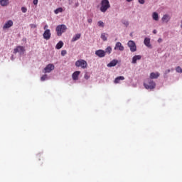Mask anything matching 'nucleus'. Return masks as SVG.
I'll return each mask as SVG.
<instances>
[{"mask_svg":"<svg viewBox=\"0 0 182 182\" xmlns=\"http://www.w3.org/2000/svg\"><path fill=\"white\" fill-rule=\"evenodd\" d=\"M67 30L68 27L65 24L58 25L55 28L58 36H62V34L65 33Z\"/></svg>","mask_w":182,"mask_h":182,"instance_id":"f257e3e1","label":"nucleus"},{"mask_svg":"<svg viewBox=\"0 0 182 182\" xmlns=\"http://www.w3.org/2000/svg\"><path fill=\"white\" fill-rule=\"evenodd\" d=\"M109 8L110 2H109V0H102L100 7L101 12H103L105 14V12H106Z\"/></svg>","mask_w":182,"mask_h":182,"instance_id":"f03ea898","label":"nucleus"},{"mask_svg":"<svg viewBox=\"0 0 182 182\" xmlns=\"http://www.w3.org/2000/svg\"><path fill=\"white\" fill-rule=\"evenodd\" d=\"M144 86L145 89H150L151 90L156 87V82L150 79H148L144 82Z\"/></svg>","mask_w":182,"mask_h":182,"instance_id":"7ed1b4c3","label":"nucleus"},{"mask_svg":"<svg viewBox=\"0 0 182 182\" xmlns=\"http://www.w3.org/2000/svg\"><path fill=\"white\" fill-rule=\"evenodd\" d=\"M75 66L77 68H82V69H86L87 68V62L85 60H78L75 62Z\"/></svg>","mask_w":182,"mask_h":182,"instance_id":"20e7f679","label":"nucleus"},{"mask_svg":"<svg viewBox=\"0 0 182 182\" xmlns=\"http://www.w3.org/2000/svg\"><path fill=\"white\" fill-rule=\"evenodd\" d=\"M131 52H136L137 47H136V43L133 41H129L127 43Z\"/></svg>","mask_w":182,"mask_h":182,"instance_id":"39448f33","label":"nucleus"},{"mask_svg":"<svg viewBox=\"0 0 182 182\" xmlns=\"http://www.w3.org/2000/svg\"><path fill=\"white\" fill-rule=\"evenodd\" d=\"M14 53H20V55H22V54L25 53V48L21 46H17L14 50Z\"/></svg>","mask_w":182,"mask_h":182,"instance_id":"423d86ee","label":"nucleus"},{"mask_svg":"<svg viewBox=\"0 0 182 182\" xmlns=\"http://www.w3.org/2000/svg\"><path fill=\"white\" fill-rule=\"evenodd\" d=\"M43 38L46 39V41H49L50 39V36H52V33H50V29H46L43 34Z\"/></svg>","mask_w":182,"mask_h":182,"instance_id":"0eeeda50","label":"nucleus"},{"mask_svg":"<svg viewBox=\"0 0 182 182\" xmlns=\"http://www.w3.org/2000/svg\"><path fill=\"white\" fill-rule=\"evenodd\" d=\"M55 69V65L53 64H48L45 68H44V73H50L51 70H53Z\"/></svg>","mask_w":182,"mask_h":182,"instance_id":"6e6552de","label":"nucleus"},{"mask_svg":"<svg viewBox=\"0 0 182 182\" xmlns=\"http://www.w3.org/2000/svg\"><path fill=\"white\" fill-rule=\"evenodd\" d=\"M11 26H14V21H12V20H9L4 23L3 29H9V28H11Z\"/></svg>","mask_w":182,"mask_h":182,"instance_id":"1a4fd4ad","label":"nucleus"},{"mask_svg":"<svg viewBox=\"0 0 182 182\" xmlns=\"http://www.w3.org/2000/svg\"><path fill=\"white\" fill-rule=\"evenodd\" d=\"M95 55L98 56V58H105V56H106V52L103 50H98L95 51Z\"/></svg>","mask_w":182,"mask_h":182,"instance_id":"9d476101","label":"nucleus"},{"mask_svg":"<svg viewBox=\"0 0 182 182\" xmlns=\"http://www.w3.org/2000/svg\"><path fill=\"white\" fill-rule=\"evenodd\" d=\"M117 49L121 51L124 50V47L123 46V45H122V43L117 42L115 44L114 50H117Z\"/></svg>","mask_w":182,"mask_h":182,"instance_id":"9b49d317","label":"nucleus"},{"mask_svg":"<svg viewBox=\"0 0 182 182\" xmlns=\"http://www.w3.org/2000/svg\"><path fill=\"white\" fill-rule=\"evenodd\" d=\"M141 59V55H134L133 58H132V63H133L134 65L137 63V60H140Z\"/></svg>","mask_w":182,"mask_h":182,"instance_id":"f8f14e48","label":"nucleus"},{"mask_svg":"<svg viewBox=\"0 0 182 182\" xmlns=\"http://www.w3.org/2000/svg\"><path fill=\"white\" fill-rule=\"evenodd\" d=\"M79 75H80V71H75L73 73L72 77L73 80H78Z\"/></svg>","mask_w":182,"mask_h":182,"instance_id":"ddd939ff","label":"nucleus"},{"mask_svg":"<svg viewBox=\"0 0 182 182\" xmlns=\"http://www.w3.org/2000/svg\"><path fill=\"white\" fill-rule=\"evenodd\" d=\"M118 62L119 61L117 60H113L109 63L107 64V67L113 68L114 66H116L117 65Z\"/></svg>","mask_w":182,"mask_h":182,"instance_id":"4468645a","label":"nucleus"},{"mask_svg":"<svg viewBox=\"0 0 182 182\" xmlns=\"http://www.w3.org/2000/svg\"><path fill=\"white\" fill-rule=\"evenodd\" d=\"M144 43L145 46L147 48H151V44H150V38H145L144 40Z\"/></svg>","mask_w":182,"mask_h":182,"instance_id":"2eb2a0df","label":"nucleus"},{"mask_svg":"<svg viewBox=\"0 0 182 182\" xmlns=\"http://www.w3.org/2000/svg\"><path fill=\"white\" fill-rule=\"evenodd\" d=\"M80 36H82V34H80V33H77V34H75V35L73 37V38H72V40H71V42H76V41H79V39H80Z\"/></svg>","mask_w":182,"mask_h":182,"instance_id":"dca6fc26","label":"nucleus"},{"mask_svg":"<svg viewBox=\"0 0 182 182\" xmlns=\"http://www.w3.org/2000/svg\"><path fill=\"white\" fill-rule=\"evenodd\" d=\"M160 77V73H151L150 74V79H157Z\"/></svg>","mask_w":182,"mask_h":182,"instance_id":"f3484780","label":"nucleus"},{"mask_svg":"<svg viewBox=\"0 0 182 182\" xmlns=\"http://www.w3.org/2000/svg\"><path fill=\"white\" fill-rule=\"evenodd\" d=\"M0 5L1 6H8L9 5V0H0Z\"/></svg>","mask_w":182,"mask_h":182,"instance_id":"a211bd4d","label":"nucleus"},{"mask_svg":"<svg viewBox=\"0 0 182 182\" xmlns=\"http://www.w3.org/2000/svg\"><path fill=\"white\" fill-rule=\"evenodd\" d=\"M168 21H170V16L167 14L164 15V16L162 17V22H165L166 23H167Z\"/></svg>","mask_w":182,"mask_h":182,"instance_id":"6ab92c4d","label":"nucleus"},{"mask_svg":"<svg viewBox=\"0 0 182 182\" xmlns=\"http://www.w3.org/2000/svg\"><path fill=\"white\" fill-rule=\"evenodd\" d=\"M120 80H124V77L119 76L116 77L115 80H114V83L115 84L120 83Z\"/></svg>","mask_w":182,"mask_h":182,"instance_id":"aec40b11","label":"nucleus"},{"mask_svg":"<svg viewBox=\"0 0 182 182\" xmlns=\"http://www.w3.org/2000/svg\"><path fill=\"white\" fill-rule=\"evenodd\" d=\"M63 47V41H59L55 46V49H62Z\"/></svg>","mask_w":182,"mask_h":182,"instance_id":"412c9836","label":"nucleus"},{"mask_svg":"<svg viewBox=\"0 0 182 182\" xmlns=\"http://www.w3.org/2000/svg\"><path fill=\"white\" fill-rule=\"evenodd\" d=\"M62 12H63V9L62 7H59L54 11V13L55 14V15H58V14H60Z\"/></svg>","mask_w":182,"mask_h":182,"instance_id":"4be33fe9","label":"nucleus"},{"mask_svg":"<svg viewBox=\"0 0 182 182\" xmlns=\"http://www.w3.org/2000/svg\"><path fill=\"white\" fill-rule=\"evenodd\" d=\"M152 18L154 21H159V14H157L156 12H154L152 14Z\"/></svg>","mask_w":182,"mask_h":182,"instance_id":"5701e85b","label":"nucleus"},{"mask_svg":"<svg viewBox=\"0 0 182 182\" xmlns=\"http://www.w3.org/2000/svg\"><path fill=\"white\" fill-rule=\"evenodd\" d=\"M105 53H107L108 55H110V53H112V47L108 46L105 50Z\"/></svg>","mask_w":182,"mask_h":182,"instance_id":"b1692460","label":"nucleus"},{"mask_svg":"<svg viewBox=\"0 0 182 182\" xmlns=\"http://www.w3.org/2000/svg\"><path fill=\"white\" fill-rule=\"evenodd\" d=\"M106 33H102V34H101V39H102V41H104L105 42L106 41H107V37H106Z\"/></svg>","mask_w":182,"mask_h":182,"instance_id":"393cba45","label":"nucleus"},{"mask_svg":"<svg viewBox=\"0 0 182 182\" xmlns=\"http://www.w3.org/2000/svg\"><path fill=\"white\" fill-rule=\"evenodd\" d=\"M98 26H100L101 28H105V23L102 21H100L97 22Z\"/></svg>","mask_w":182,"mask_h":182,"instance_id":"a878e982","label":"nucleus"},{"mask_svg":"<svg viewBox=\"0 0 182 182\" xmlns=\"http://www.w3.org/2000/svg\"><path fill=\"white\" fill-rule=\"evenodd\" d=\"M47 79H48V75H43V76L41 77V80L42 82H45V80H47Z\"/></svg>","mask_w":182,"mask_h":182,"instance_id":"bb28decb","label":"nucleus"},{"mask_svg":"<svg viewBox=\"0 0 182 182\" xmlns=\"http://www.w3.org/2000/svg\"><path fill=\"white\" fill-rule=\"evenodd\" d=\"M176 70L178 73H182V69L180 66L176 67Z\"/></svg>","mask_w":182,"mask_h":182,"instance_id":"cd10ccee","label":"nucleus"},{"mask_svg":"<svg viewBox=\"0 0 182 182\" xmlns=\"http://www.w3.org/2000/svg\"><path fill=\"white\" fill-rule=\"evenodd\" d=\"M21 11L23 14H26L28 9H26V7H21Z\"/></svg>","mask_w":182,"mask_h":182,"instance_id":"c85d7f7f","label":"nucleus"},{"mask_svg":"<svg viewBox=\"0 0 182 182\" xmlns=\"http://www.w3.org/2000/svg\"><path fill=\"white\" fill-rule=\"evenodd\" d=\"M30 27L31 28V29H35V28H36V24H30Z\"/></svg>","mask_w":182,"mask_h":182,"instance_id":"c756f323","label":"nucleus"},{"mask_svg":"<svg viewBox=\"0 0 182 182\" xmlns=\"http://www.w3.org/2000/svg\"><path fill=\"white\" fill-rule=\"evenodd\" d=\"M66 53H67V52H66V50H63L61 51V55H62V56H65V55H66Z\"/></svg>","mask_w":182,"mask_h":182,"instance_id":"7c9ffc66","label":"nucleus"},{"mask_svg":"<svg viewBox=\"0 0 182 182\" xmlns=\"http://www.w3.org/2000/svg\"><path fill=\"white\" fill-rule=\"evenodd\" d=\"M139 4H141V5L144 4V0H139Z\"/></svg>","mask_w":182,"mask_h":182,"instance_id":"2f4dec72","label":"nucleus"},{"mask_svg":"<svg viewBox=\"0 0 182 182\" xmlns=\"http://www.w3.org/2000/svg\"><path fill=\"white\" fill-rule=\"evenodd\" d=\"M33 3L34 5H38V0H33Z\"/></svg>","mask_w":182,"mask_h":182,"instance_id":"473e14b6","label":"nucleus"},{"mask_svg":"<svg viewBox=\"0 0 182 182\" xmlns=\"http://www.w3.org/2000/svg\"><path fill=\"white\" fill-rule=\"evenodd\" d=\"M87 22H88V23H92V18H88Z\"/></svg>","mask_w":182,"mask_h":182,"instance_id":"72a5a7b5","label":"nucleus"},{"mask_svg":"<svg viewBox=\"0 0 182 182\" xmlns=\"http://www.w3.org/2000/svg\"><path fill=\"white\" fill-rule=\"evenodd\" d=\"M48 28H49V26H48V25H46V26L43 27L44 31H46V29H48Z\"/></svg>","mask_w":182,"mask_h":182,"instance_id":"f704fd0d","label":"nucleus"},{"mask_svg":"<svg viewBox=\"0 0 182 182\" xmlns=\"http://www.w3.org/2000/svg\"><path fill=\"white\" fill-rule=\"evenodd\" d=\"M158 42H159V43H161V42H163V39L159 38Z\"/></svg>","mask_w":182,"mask_h":182,"instance_id":"c9c22d12","label":"nucleus"},{"mask_svg":"<svg viewBox=\"0 0 182 182\" xmlns=\"http://www.w3.org/2000/svg\"><path fill=\"white\" fill-rule=\"evenodd\" d=\"M170 71H171L170 70H167L165 71V73L167 75V73H170Z\"/></svg>","mask_w":182,"mask_h":182,"instance_id":"e433bc0d","label":"nucleus"},{"mask_svg":"<svg viewBox=\"0 0 182 182\" xmlns=\"http://www.w3.org/2000/svg\"><path fill=\"white\" fill-rule=\"evenodd\" d=\"M85 79H86V80L89 79V76L87 75H86V74L85 75Z\"/></svg>","mask_w":182,"mask_h":182,"instance_id":"4c0bfd02","label":"nucleus"},{"mask_svg":"<svg viewBox=\"0 0 182 182\" xmlns=\"http://www.w3.org/2000/svg\"><path fill=\"white\" fill-rule=\"evenodd\" d=\"M153 33L156 34V33H157V31L156 30H154Z\"/></svg>","mask_w":182,"mask_h":182,"instance_id":"58836bf2","label":"nucleus"},{"mask_svg":"<svg viewBox=\"0 0 182 182\" xmlns=\"http://www.w3.org/2000/svg\"><path fill=\"white\" fill-rule=\"evenodd\" d=\"M133 0H127V2H132Z\"/></svg>","mask_w":182,"mask_h":182,"instance_id":"ea45409f","label":"nucleus"},{"mask_svg":"<svg viewBox=\"0 0 182 182\" xmlns=\"http://www.w3.org/2000/svg\"><path fill=\"white\" fill-rule=\"evenodd\" d=\"M75 6H79V3H77V4H75Z\"/></svg>","mask_w":182,"mask_h":182,"instance_id":"a19ab883","label":"nucleus"},{"mask_svg":"<svg viewBox=\"0 0 182 182\" xmlns=\"http://www.w3.org/2000/svg\"><path fill=\"white\" fill-rule=\"evenodd\" d=\"M126 25H129V22H127V23H126Z\"/></svg>","mask_w":182,"mask_h":182,"instance_id":"79ce46f5","label":"nucleus"}]
</instances>
